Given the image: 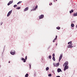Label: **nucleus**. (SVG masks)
<instances>
[{
	"mask_svg": "<svg viewBox=\"0 0 77 77\" xmlns=\"http://www.w3.org/2000/svg\"><path fill=\"white\" fill-rule=\"evenodd\" d=\"M10 53L12 55H14L15 53V51L14 50H11V51Z\"/></svg>",
	"mask_w": 77,
	"mask_h": 77,
	"instance_id": "nucleus-1",
	"label": "nucleus"
},
{
	"mask_svg": "<svg viewBox=\"0 0 77 77\" xmlns=\"http://www.w3.org/2000/svg\"><path fill=\"white\" fill-rule=\"evenodd\" d=\"M72 45V44H71L70 45H69L67 46V48H73V46Z\"/></svg>",
	"mask_w": 77,
	"mask_h": 77,
	"instance_id": "nucleus-2",
	"label": "nucleus"
},
{
	"mask_svg": "<svg viewBox=\"0 0 77 77\" xmlns=\"http://www.w3.org/2000/svg\"><path fill=\"white\" fill-rule=\"evenodd\" d=\"M44 15L43 14H41V15L39 16V20H41V19H42L43 18H44Z\"/></svg>",
	"mask_w": 77,
	"mask_h": 77,
	"instance_id": "nucleus-3",
	"label": "nucleus"
},
{
	"mask_svg": "<svg viewBox=\"0 0 77 77\" xmlns=\"http://www.w3.org/2000/svg\"><path fill=\"white\" fill-rule=\"evenodd\" d=\"M53 65L54 66L56 67H57L59 66V63H57V64H56V63L54 64V63Z\"/></svg>",
	"mask_w": 77,
	"mask_h": 77,
	"instance_id": "nucleus-4",
	"label": "nucleus"
},
{
	"mask_svg": "<svg viewBox=\"0 0 77 77\" xmlns=\"http://www.w3.org/2000/svg\"><path fill=\"white\" fill-rule=\"evenodd\" d=\"M69 68V67H68V66H65L64 67V71H66V70L68 69Z\"/></svg>",
	"mask_w": 77,
	"mask_h": 77,
	"instance_id": "nucleus-5",
	"label": "nucleus"
},
{
	"mask_svg": "<svg viewBox=\"0 0 77 77\" xmlns=\"http://www.w3.org/2000/svg\"><path fill=\"white\" fill-rule=\"evenodd\" d=\"M12 10L8 12V14L7 15V17H9L10 15L11 14V13H12Z\"/></svg>",
	"mask_w": 77,
	"mask_h": 77,
	"instance_id": "nucleus-6",
	"label": "nucleus"
},
{
	"mask_svg": "<svg viewBox=\"0 0 77 77\" xmlns=\"http://www.w3.org/2000/svg\"><path fill=\"white\" fill-rule=\"evenodd\" d=\"M12 3H13V0L11 1H10L8 3V6H9V5L10 4H12Z\"/></svg>",
	"mask_w": 77,
	"mask_h": 77,
	"instance_id": "nucleus-7",
	"label": "nucleus"
},
{
	"mask_svg": "<svg viewBox=\"0 0 77 77\" xmlns=\"http://www.w3.org/2000/svg\"><path fill=\"white\" fill-rule=\"evenodd\" d=\"M57 71L58 72H62V70H61V69L60 68H58L57 69Z\"/></svg>",
	"mask_w": 77,
	"mask_h": 77,
	"instance_id": "nucleus-8",
	"label": "nucleus"
},
{
	"mask_svg": "<svg viewBox=\"0 0 77 77\" xmlns=\"http://www.w3.org/2000/svg\"><path fill=\"white\" fill-rule=\"evenodd\" d=\"M65 65L66 66H67L68 65V62H66L63 65V66H65Z\"/></svg>",
	"mask_w": 77,
	"mask_h": 77,
	"instance_id": "nucleus-9",
	"label": "nucleus"
},
{
	"mask_svg": "<svg viewBox=\"0 0 77 77\" xmlns=\"http://www.w3.org/2000/svg\"><path fill=\"white\" fill-rule=\"evenodd\" d=\"M62 58V55L61 54L59 58V62H60V60H61V59Z\"/></svg>",
	"mask_w": 77,
	"mask_h": 77,
	"instance_id": "nucleus-10",
	"label": "nucleus"
},
{
	"mask_svg": "<svg viewBox=\"0 0 77 77\" xmlns=\"http://www.w3.org/2000/svg\"><path fill=\"white\" fill-rule=\"evenodd\" d=\"M38 8V5H36L35 8L34 9L31 10V11H36V9Z\"/></svg>",
	"mask_w": 77,
	"mask_h": 77,
	"instance_id": "nucleus-11",
	"label": "nucleus"
},
{
	"mask_svg": "<svg viewBox=\"0 0 77 77\" xmlns=\"http://www.w3.org/2000/svg\"><path fill=\"white\" fill-rule=\"evenodd\" d=\"M29 10V7H26L25 9L24 10V11H28Z\"/></svg>",
	"mask_w": 77,
	"mask_h": 77,
	"instance_id": "nucleus-12",
	"label": "nucleus"
},
{
	"mask_svg": "<svg viewBox=\"0 0 77 77\" xmlns=\"http://www.w3.org/2000/svg\"><path fill=\"white\" fill-rule=\"evenodd\" d=\"M74 12V10H71V11H69V13L70 14H71L72 12Z\"/></svg>",
	"mask_w": 77,
	"mask_h": 77,
	"instance_id": "nucleus-13",
	"label": "nucleus"
},
{
	"mask_svg": "<svg viewBox=\"0 0 77 77\" xmlns=\"http://www.w3.org/2000/svg\"><path fill=\"white\" fill-rule=\"evenodd\" d=\"M73 15L74 17H76V16H77V12H76V13L74 14Z\"/></svg>",
	"mask_w": 77,
	"mask_h": 77,
	"instance_id": "nucleus-14",
	"label": "nucleus"
},
{
	"mask_svg": "<svg viewBox=\"0 0 77 77\" xmlns=\"http://www.w3.org/2000/svg\"><path fill=\"white\" fill-rule=\"evenodd\" d=\"M71 26L72 27H74V24L73 23H72L71 24Z\"/></svg>",
	"mask_w": 77,
	"mask_h": 77,
	"instance_id": "nucleus-15",
	"label": "nucleus"
},
{
	"mask_svg": "<svg viewBox=\"0 0 77 77\" xmlns=\"http://www.w3.org/2000/svg\"><path fill=\"white\" fill-rule=\"evenodd\" d=\"M56 29H57L58 30H59L60 29V27L59 26H58V27H56Z\"/></svg>",
	"mask_w": 77,
	"mask_h": 77,
	"instance_id": "nucleus-16",
	"label": "nucleus"
},
{
	"mask_svg": "<svg viewBox=\"0 0 77 77\" xmlns=\"http://www.w3.org/2000/svg\"><path fill=\"white\" fill-rule=\"evenodd\" d=\"M28 76H29V74L28 73L26 74L25 75V77H28Z\"/></svg>",
	"mask_w": 77,
	"mask_h": 77,
	"instance_id": "nucleus-17",
	"label": "nucleus"
},
{
	"mask_svg": "<svg viewBox=\"0 0 77 77\" xmlns=\"http://www.w3.org/2000/svg\"><path fill=\"white\" fill-rule=\"evenodd\" d=\"M21 9V7H18L16 8V9H18V10L19 9Z\"/></svg>",
	"mask_w": 77,
	"mask_h": 77,
	"instance_id": "nucleus-18",
	"label": "nucleus"
},
{
	"mask_svg": "<svg viewBox=\"0 0 77 77\" xmlns=\"http://www.w3.org/2000/svg\"><path fill=\"white\" fill-rule=\"evenodd\" d=\"M48 69H49V67H48L46 68V71H48Z\"/></svg>",
	"mask_w": 77,
	"mask_h": 77,
	"instance_id": "nucleus-19",
	"label": "nucleus"
},
{
	"mask_svg": "<svg viewBox=\"0 0 77 77\" xmlns=\"http://www.w3.org/2000/svg\"><path fill=\"white\" fill-rule=\"evenodd\" d=\"M52 59L53 60H54V61H55V57H53L52 58Z\"/></svg>",
	"mask_w": 77,
	"mask_h": 77,
	"instance_id": "nucleus-20",
	"label": "nucleus"
},
{
	"mask_svg": "<svg viewBox=\"0 0 77 77\" xmlns=\"http://www.w3.org/2000/svg\"><path fill=\"white\" fill-rule=\"evenodd\" d=\"M21 2H22L20 1L17 3V5H19V4H20Z\"/></svg>",
	"mask_w": 77,
	"mask_h": 77,
	"instance_id": "nucleus-21",
	"label": "nucleus"
},
{
	"mask_svg": "<svg viewBox=\"0 0 77 77\" xmlns=\"http://www.w3.org/2000/svg\"><path fill=\"white\" fill-rule=\"evenodd\" d=\"M29 69H31V64L30 63L29 64Z\"/></svg>",
	"mask_w": 77,
	"mask_h": 77,
	"instance_id": "nucleus-22",
	"label": "nucleus"
},
{
	"mask_svg": "<svg viewBox=\"0 0 77 77\" xmlns=\"http://www.w3.org/2000/svg\"><path fill=\"white\" fill-rule=\"evenodd\" d=\"M49 58L50 59H51V56L49 55Z\"/></svg>",
	"mask_w": 77,
	"mask_h": 77,
	"instance_id": "nucleus-23",
	"label": "nucleus"
},
{
	"mask_svg": "<svg viewBox=\"0 0 77 77\" xmlns=\"http://www.w3.org/2000/svg\"><path fill=\"white\" fill-rule=\"evenodd\" d=\"M17 5H14V7L16 8V7H17Z\"/></svg>",
	"mask_w": 77,
	"mask_h": 77,
	"instance_id": "nucleus-24",
	"label": "nucleus"
},
{
	"mask_svg": "<svg viewBox=\"0 0 77 77\" xmlns=\"http://www.w3.org/2000/svg\"><path fill=\"white\" fill-rule=\"evenodd\" d=\"M51 75H51V74H49L48 75V76L49 77H51Z\"/></svg>",
	"mask_w": 77,
	"mask_h": 77,
	"instance_id": "nucleus-25",
	"label": "nucleus"
},
{
	"mask_svg": "<svg viewBox=\"0 0 77 77\" xmlns=\"http://www.w3.org/2000/svg\"><path fill=\"white\" fill-rule=\"evenodd\" d=\"M57 36L56 35V38H54L55 40H56L57 39Z\"/></svg>",
	"mask_w": 77,
	"mask_h": 77,
	"instance_id": "nucleus-26",
	"label": "nucleus"
},
{
	"mask_svg": "<svg viewBox=\"0 0 77 77\" xmlns=\"http://www.w3.org/2000/svg\"><path fill=\"white\" fill-rule=\"evenodd\" d=\"M55 56V54H52V56L53 57H54Z\"/></svg>",
	"mask_w": 77,
	"mask_h": 77,
	"instance_id": "nucleus-27",
	"label": "nucleus"
},
{
	"mask_svg": "<svg viewBox=\"0 0 77 77\" xmlns=\"http://www.w3.org/2000/svg\"><path fill=\"white\" fill-rule=\"evenodd\" d=\"M25 60L24 58H22V59H21L22 60Z\"/></svg>",
	"mask_w": 77,
	"mask_h": 77,
	"instance_id": "nucleus-28",
	"label": "nucleus"
},
{
	"mask_svg": "<svg viewBox=\"0 0 77 77\" xmlns=\"http://www.w3.org/2000/svg\"><path fill=\"white\" fill-rule=\"evenodd\" d=\"M26 62V60H23V62Z\"/></svg>",
	"mask_w": 77,
	"mask_h": 77,
	"instance_id": "nucleus-29",
	"label": "nucleus"
},
{
	"mask_svg": "<svg viewBox=\"0 0 77 77\" xmlns=\"http://www.w3.org/2000/svg\"><path fill=\"white\" fill-rule=\"evenodd\" d=\"M68 44H70V45H71V43H70V42H68Z\"/></svg>",
	"mask_w": 77,
	"mask_h": 77,
	"instance_id": "nucleus-30",
	"label": "nucleus"
},
{
	"mask_svg": "<svg viewBox=\"0 0 77 77\" xmlns=\"http://www.w3.org/2000/svg\"><path fill=\"white\" fill-rule=\"evenodd\" d=\"M25 60H27V56H26L25 57Z\"/></svg>",
	"mask_w": 77,
	"mask_h": 77,
	"instance_id": "nucleus-31",
	"label": "nucleus"
},
{
	"mask_svg": "<svg viewBox=\"0 0 77 77\" xmlns=\"http://www.w3.org/2000/svg\"><path fill=\"white\" fill-rule=\"evenodd\" d=\"M55 40H55L54 39V40L53 41V42H55Z\"/></svg>",
	"mask_w": 77,
	"mask_h": 77,
	"instance_id": "nucleus-32",
	"label": "nucleus"
},
{
	"mask_svg": "<svg viewBox=\"0 0 77 77\" xmlns=\"http://www.w3.org/2000/svg\"><path fill=\"white\" fill-rule=\"evenodd\" d=\"M2 24H3V22H2V23H1V26H2Z\"/></svg>",
	"mask_w": 77,
	"mask_h": 77,
	"instance_id": "nucleus-33",
	"label": "nucleus"
},
{
	"mask_svg": "<svg viewBox=\"0 0 77 77\" xmlns=\"http://www.w3.org/2000/svg\"><path fill=\"white\" fill-rule=\"evenodd\" d=\"M56 77H60V76H56Z\"/></svg>",
	"mask_w": 77,
	"mask_h": 77,
	"instance_id": "nucleus-34",
	"label": "nucleus"
},
{
	"mask_svg": "<svg viewBox=\"0 0 77 77\" xmlns=\"http://www.w3.org/2000/svg\"><path fill=\"white\" fill-rule=\"evenodd\" d=\"M70 44H72L71 43H72V41H70Z\"/></svg>",
	"mask_w": 77,
	"mask_h": 77,
	"instance_id": "nucleus-35",
	"label": "nucleus"
},
{
	"mask_svg": "<svg viewBox=\"0 0 77 77\" xmlns=\"http://www.w3.org/2000/svg\"><path fill=\"white\" fill-rule=\"evenodd\" d=\"M56 45H57V44H56Z\"/></svg>",
	"mask_w": 77,
	"mask_h": 77,
	"instance_id": "nucleus-36",
	"label": "nucleus"
},
{
	"mask_svg": "<svg viewBox=\"0 0 77 77\" xmlns=\"http://www.w3.org/2000/svg\"><path fill=\"white\" fill-rule=\"evenodd\" d=\"M1 68V65L0 64V68Z\"/></svg>",
	"mask_w": 77,
	"mask_h": 77,
	"instance_id": "nucleus-37",
	"label": "nucleus"
},
{
	"mask_svg": "<svg viewBox=\"0 0 77 77\" xmlns=\"http://www.w3.org/2000/svg\"><path fill=\"white\" fill-rule=\"evenodd\" d=\"M51 3V5H52V3Z\"/></svg>",
	"mask_w": 77,
	"mask_h": 77,
	"instance_id": "nucleus-38",
	"label": "nucleus"
},
{
	"mask_svg": "<svg viewBox=\"0 0 77 77\" xmlns=\"http://www.w3.org/2000/svg\"><path fill=\"white\" fill-rule=\"evenodd\" d=\"M4 50H5V48H4V51H4Z\"/></svg>",
	"mask_w": 77,
	"mask_h": 77,
	"instance_id": "nucleus-39",
	"label": "nucleus"
},
{
	"mask_svg": "<svg viewBox=\"0 0 77 77\" xmlns=\"http://www.w3.org/2000/svg\"><path fill=\"white\" fill-rule=\"evenodd\" d=\"M8 63H10V61H9Z\"/></svg>",
	"mask_w": 77,
	"mask_h": 77,
	"instance_id": "nucleus-40",
	"label": "nucleus"
},
{
	"mask_svg": "<svg viewBox=\"0 0 77 77\" xmlns=\"http://www.w3.org/2000/svg\"><path fill=\"white\" fill-rule=\"evenodd\" d=\"M49 5H51V4H49Z\"/></svg>",
	"mask_w": 77,
	"mask_h": 77,
	"instance_id": "nucleus-41",
	"label": "nucleus"
},
{
	"mask_svg": "<svg viewBox=\"0 0 77 77\" xmlns=\"http://www.w3.org/2000/svg\"><path fill=\"white\" fill-rule=\"evenodd\" d=\"M57 1V0H56V1Z\"/></svg>",
	"mask_w": 77,
	"mask_h": 77,
	"instance_id": "nucleus-42",
	"label": "nucleus"
},
{
	"mask_svg": "<svg viewBox=\"0 0 77 77\" xmlns=\"http://www.w3.org/2000/svg\"><path fill=\"white\" fill-rule=\"evenodd\" d=\"M54 2H55V1L54 0Z\"/></svg>",
	"mask_w": 77,
	"mask_h": 77,
	"instance_id": "nucleus-43",
	"label": "nucleus"
}]
</instances>
